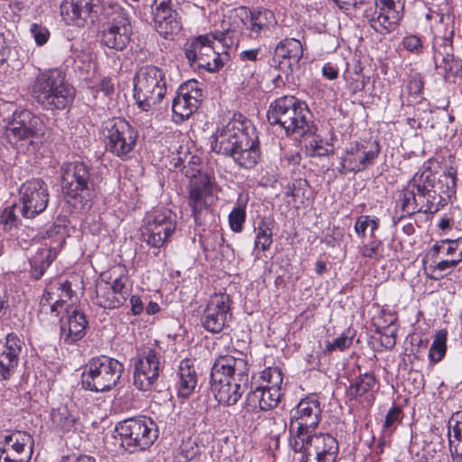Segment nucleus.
Instances as JSON below:
<instances>
[{
  "label": "nucleus",
  "instance_id": "1",
  "mask_svg": "<svg viewBox=\"0 0 462 462\" xmlns=\"http://www.w3.org/2000/svg\"><path fill=\"white\" fill-rule=\"evenodd\" d=\"M321 408L317 397L302 399L291 411L289 445L302 454L301 462H336L337 440L330 434L312 431L320 421Z\"/></svg>",
  "mask_w": 462,
  "mask_h": 462
},
{
  "label": "nucleus",
  "instance_id": "28",
  "mask_svg": "<svg viewBox=\"0 0 462 462\" xmlns=\"http://www.w3.org/2000/svg\"><path fill=\"white\" fill-rule=\"evenodd\" d=\"M23 342L14 333H9L0 352V381L9 380L16 371Z\"/></svg>",
  "mask_w": 462,
  "mask_h": 462
},
{
  "label": "nucleus",
  "instance_id": "55",
  "mask_svg": "<svg viewBox=\"0 0 462 462\" xmlns=\"http://www.w3.org/2000/svg\"><path fill=\"white\" fill-rule=\"evenodd\" d=\"M369 228L367 216H360L357 217L355 224V231L357 236L364 238L366 235V230Z\"/></svg>",
  "mask_w": 462,
  "mask_h": 462
},
{
  "label": "nucleus",
  "instance_id": "9",
  "mask_svg": "<svg viewBox=\"0 0 462 462\" xmlns=\"http://www.w3.org/2000/svg\"><path fill=\"white\" fill-rule=\"evenodd\" d=\"M125 366L118 360L99 356L91 358L81 374L83 388L92 392H105L116 385Z\"/></svg>",
  "mask_w": 462,
  "mask_h": 462
},
{
  "label": "nucleus",
  "instance_id": "63",
  "mask_svg": "<svg viewBox=\"0 0 462 462\" xmlns=\"http://www.w3.org/2000/svg\"><path fill=\"white\" fill-rule=\"evenodd\" d=\"M204 36H210L209 37V42L214 45L215 41H218L219 42L223 44H226V32L222 31H216L214 32H210L208 34H205Z\"/></svg>",
  "mask_w": 462,
  "mask_h": 462
},
{
  "label": "nucleus",
  "instance_id": "42",
  "mask_svg": "<svg viewBox=\"0 0 462 462\" xmlns=\"http://www.w3.org/2000/svg\"><path fill=\"white\" fill-rule=\"evenodd\" d=\"M199 452V447L193 439L189 438L182 440L179 447L175 458L178 462H189L193 459Z\"/></svg>",
  "mask_w": 462,
  "mask_h": 462
},
{
  "label": "nucleus",
  "instance_id": "49",
  "mask_svg": "<svg viewBox=\"0 0 462 462\" xmlns=\"http://www.w3.org/2000/svg\"><path fill=\"white\" fill-rule=\"evenodd\" d=\"M402 420V410L398 406H393L385 416L384 430L392 432L395 424Z\"/></svg>",
  "mask_w": 462,
  "mask_h": 462
},
{
  "label": "nucleus",
  "instance_id": "13",
  "mask_svg": "<svg viewBox=\"0 0 462 462\" xmlns=\"http://www.w3.org/2000/svg\"><path fill=\"white\" fill-rule=\"evenodd\" d=\"M134 384L140 391H149L159 377L161 355L152 346L137 348L134 358Z\"/></svg>",
  "mask_w": 462,
  "mask_h": 462
},
{
  "label": "nucleus",
  "instance_id": "48",
  "mask_svg": "<svg viewBox=\"0 0 462 462\" xmlns=\"http://www.w3.org/2000/svg\"><path fill=\"white\" fill-rule=\"evenodd\" d=\"M402 44L404 50L416 55L421 54L424 50L421 38L415 34L406 35L402 39Z\"/></svg>",
  "mask_w": 462,
  "mask_h": 462
},
{
  "label": "nucleus",
  "instance_id": "26",
  "mask_svg": "<svg viewBox=\"0 0 462 462\" xmlns=\"http://www.w3.org/2000/svg\"><path fill=\"white\" fill-rule=\"evenodd\" d=\"M303 56L301 42L294 38H286L278 42L274 49L273 65L287 76L291 74Z\"/></svg>",
  "mask_w": 462,
  "mask_h": 462
},
{
  "label": "nucleus",
  "instance_id": "62",
  "mask_svg": "<svg viewBox=\"0 0 462 462\" xmlns=\"http://www.w3.org/2000/svg\"><path fill=\"white\" fill-rule=\"evenodd\" d=\"M99 89L106 96L112 94L115 90V85L110 78L103 79L99 83Z\"/></svg>",
  "mask_w": 462,
  "mask_h": 462
},
{
  "label": "nucleus",
  "instance_id": "2",
  "mask_svg": "<svg viewBox=\"0 0 462 462\" xmlns=\"http://www.w3.org/2000/svg\"><path fill=\"white\" fill-rule=\"evenodd\" d=\"M238 356H218L210 373V391L218 403L232 406L249 387V365L242 353Z\"/></svg>",
  "mask_w": 462,
  "mask_h": 462
},
{
  "label": "nucleus",
  "instance_id": "31",
  "mask_svg": "<svg viewBox=\"0 0 462 462\" xmlns=\"http://www.w3.org/2000/svg\"><path fill=\"white\" fill-rule=\"evenodd\" d=\"M210 180L208 175H199L197 180H192L189 189V202L195 222L198 223L199 215L206 208L204 199L210 193Z\"/></svg>",
  "mask_w": 462,
  "mask_h": 462
},
{
  "label": "nucleus",
  "instance_id": "17",
  "mask_svg": "<svg viewBox=\"0 0 462 462\" xmlns=\"http://www.w3.org/2000/svg\"><path fill=\"white\" fill-rule=\"evenodd\" d=\"M175 229V216L171 210H155L146 217L142 236L149 245L160 248L169 240Z\"/></svg>",
  "mask_w": 462,
  "mask_h": 462
},
{
  "label": "nucleus",
  "instance_id": "47",
  "mask_svg": "<svg viewBox=\"0 0 462 462\" xmlns=\"http://www.w3.org/2000/svg\"><path fill=\"white\" fill-rule=\"evenodd\" d=\"M453 239H444L436 243L430 250L433 258H438L439 254L446 256L457 255V252L456 246L452 245Z\"/></svg>",
  "mask_w": 462,
  "mask_h": 462
},
{
  "label": "nucleus",
  "instance_id": "60",
  "mask_svg": "<svg viewBox=\"0 0 462 462\" xmlns=\"http://www.w3.org/2000/svg\"><path fill=\"white\" fill-rule=\"evenodd\" d=\"M322 75L328 79L333 80L338 77V70L334 65L328 62L322 68Z\"/></svg>",
  "mask_w": 462,
  "mask_h": 462
},
{
  "label": "nucleus",
  "instance_id": "22",
  "mask_svg": "<svg viewBox=\"0 0 462 462\" xmlns=\"http://www.w3.org/2000/svg\"><path fill=\"white\" fill-rule=\"evenodd\" d=\"M177 0H153L152 14L156 31L167 38L181 29L180 17L176 10Z\"/></svg>",
  "mask_w": 462,
  "mask_h": 462
},
{
  "label": "nucleus",
  "instance_id": "40",
  "mask_svg": "<svg viewBox=\"0 0 462 462\" xmlns=\"http://www.w3.org/2000/svg\"><path fill=\"white\" fill-rule=\"evenodd\" d=\"M355 333L347 330L346 332L340 335V337L334 339L332 342L327 341L325 343L324 352L326 354H331L335 350L344 351L349 348L353 344Z\"/></svg>",
  "mask_w": 462,
  "mask_h": 462
},
{
  "label": "nucleus",
  "instance_id": "39",
  "mask_svg": "<svg viewBox=\"0 0 462 462\" xmlns=\"http://www.w3.org/2000/svg\"><path fill=\"white\" fill-rule=\"evenodd\" d=\"M209 37L210 36H202V38L205 39V41H201V46L202 51L200 52V59L199 60V67H208V69H213L210 66V62L207 58H213V60L215 62L214 69H217L220 67V64L218 63L219 56L216 52V47L215 45L211 44L209 42Z\"/></svg>",
  "mask_w": 462,
  "mask_h": 462
},
{
  "label": "nucleus",
  "instance_id": "61",
  "mask_svg": "<svg viewBox=\"0 0 462 462\" xmlns=\"http://www.w3.org/2000/svg\"><path fill=\"white\" fill-rule=\"evenodd\" d=\"M260 52V48L251 49V50H245L241 51L240 53V59L243 61H255L258 59V55Z\"/></svg>",
  "mask_w": 462,
  "mask_h": 462
},
{
  "label": "nucleus",
  "instance_id": "3",
  "mask_svg": "<svg viewBox=\"0 0 462 462\" xmlns=\"http://www.w3.org/2000/svg\"><path fill=\"white\" fill-rule=\"evenodd\" d=\"M435 188V177L430 171L416 173L408 184L400 192L397 207L402 213L408 216L423 212L434 214L447 204L449 198L437 193Z\"/></svg>",
  "mask_w": 462,
  "mask_h": 462
},
{
  "label": "nucleus",
  "instance_id": "18",
  "mask_svg": "<svg viewBox=\"0 0 462 462\" xmlns=\"http://www.w3.org/2000/svg\"><path fill=\"white\" fill-rule=\"evenodd\" d=\"M201 83L193 79L181 84L172 100V119L181 124L198 110L202 100Z\"/></svg>",
  "mask_w": 462,
  "mask_h": 462
},
{
  "label": "nucleus",
  "instance_id": "64",
  "mask_svg": "<svg viewBox=\"0 0 462 462\" xmlns=\"http://www.w3.org/2000/svg\"><path fill=\"white\" fill-rule=\"evenodd\" d=\"M58 290L60 291V298H71L73 291L71 288V283L69 281H65L64 282L60 283Z\"/></svg>",
  "mask_w": 462,
  "mask_h": 462
},
{
  "label": "nucleus",
  "instance_id": "20",
  "mask_svg": "<svg viewBox=\"0 0 462 462\" xmlns=\"http://www.w3.org/2000/svg\"><path fill=\"white\" fill-rule=\"evenodd\" d=\"M62 20L68 25L84 27L94 23L100 10L99 0H63L60 5Z\"/></svg>",
  "mask_w": 462,
  "mask_h": 462
},
{
  "label": "nucleus",
  "instance_id": "37",
  "mask_svg": "<svg viewBox=\"0 0 462 462\" xmlns=\"http://www.w3.org/2000/svg\"><path fill=\"white\" fill-rule=\"evenodd\" d=\"M17 205L6 207L0 213V228L7 233H13L17 230L21 225V220L17 217L15 210Z\"/></svg>",
  "mask_w": 462,
  "mask_h": 462
},
{
  "label": "nucleus",
  "instance_id": "12",
  "mask_svg": "<svg viewBox=\"0 0 462 462\" xmlns=\"http://www.w3.org/2000/svg\"><path fill=\"white\" fill-rule=\"evenodd\" d=\"M404 6L405 0H375L374 5L365 10V17L374 32L387 35L399 28Z\"/></svg>",
  "mask_w": 462,
  "mask_h": 462
},
{
  "label": "nucleus",
  "instance_id": "46",
  "mask_svg": "<svg viewBox=\"0 0 462 462\" xmlns=\"http://www.w3.org/2000/svg\"><path fill=\"white\" fill-rule=\"evenodd\" d=\"M245 205L239 204L235 208L228 216V222L232 231L239 233L243 230V226L245 221Z\"/></svg>",
  "mask_w": 462,
  "mask_h": 462
},
{
  "label": "nucleus",
  "instance_id": "16",
  "mask_svg": "<svg viewBox=\"0 0 462 462\" xmlns=\"http://www.w3.org/2000/svg\"><path fill=\"white\" fill-rule=\"evenodd\" d=\"M33 439L26 431L5 430L0 434V462H29Z\"/></svg>",
  "mask_w": 462,
  "mask_h": 462
},
{
  "label": "nucleus",
  "instance_id": "45",
  "mask_svg": "<svg viewBox=\"0 0 462 462\" xmlns=\"http://www.w3.org/2000/svg\"><path fill=\"white\" fill-rule=\"evenodd\" d=\"M203 40L205 41V39L199 35L190 42H186L184 46L185 56L191 64L197 63L199 65L200 52L202 51L201 41Z\"/></svg>",
  "mask_w": 462,
  "mask_h": 462
},
{
  "label": "nucleus",
  "instance_id": "24",
  "mask_svg": "<svg viewBox=\"0 0 462 462\" xmlns=\"http://www.w3.org/2000/svg\"><path fill=\"white\" fill-rule=\"evenodd\" d=\"M131 35L132 25L128 17L118 13L104 25L101 42L110 49L123 51L129 43Z\"/></svg>",
  "mask_w": 462,
  "mask_h": 462
},
{
  "label": "nucleus",
  "instance_id": "54",
  "mask_svg": "<svg viewBox=\"0 0 462 462\" xmlns=\"http://www.w3.org/2000/svg\"><path fill=\"white\" fill-rule=\"evenodd\" d=\"M460 261L457 258H453L450 260H441L438 263H436L434 265H430V268L432 270V272H446L448 270H453Z\"/></svg>",
  "mask_w": 462,
  "mask_h": 462
},
{
  "label": "nucleus",
  "instance_id": "4",
  "mask_svg": "<svg viewBox=\"0 0 462 462\" xmlns=\"http://www.w3.org/2000/svg\"><path fill=\"white\" fill-rule=\"evenodd\" d=\"M310 115L307 105L293 96L277 98L267 111L269 124L279 125L287 135L304 136L310 132Z\"/></svg>",
  "mask_w": 462,
  "mask_h": 462
},
{
  "label": "nucleus",
  "instance_id": "32",
  "mask_svg": "<svg viewBox=\"0 0 462 462\" xmlns=\"http://www.w3.org/2000/svg\"><path fill=\"white\" fill-rule=\"evenodd\" d=\"M448 439L452 462H462V413L453 415L448 420Z\"/></svg>",
  "mask_w": 462,
  "mask_h": 462
},
{
  "label": "nucleus",
  "instance_id": "19",
  "mask_svg": "<svg viewBox=\"0 0 462 462\" xmlns=\"http://www.w3.org/2000/svg\"><path fill=\"white\" fill-rule=\"evenodd\" d=\"M381 151L377 141L369 143H354L341 157V173L348 171L359 172L374 163Z\"/></svg>",
  "mask_w": 462,
  "mask_h": 462
},
{
  "label": "nucleus",
  "instance_id": "21",
  "mask_svg": "<svg viewBox=\"0 0 462 462\" xmlns=\"http://www.w3.org/2000/svg\"><path fill=\"white\" fill-rule=\"evenodd\" d=\"M230 299L227 294H214L210 297L201 316V325L208 332L220 333L231 318Z\"/></svg>",
  "mask_w": 462,
  "mask_h": 462
},
{
  "label": "nucleus",
  "instance_id": "30",
  "mask_svg": "<svg viewBox=\"0 0 462 462\" xmlns=\"http://www.w3.org/2000/svg\"><path fill=\"white\" fill-rule=\"evenodd\" d=\"M259 141L255 129H249V135L230 157L235 162L245 169H252L260 159Z\"/></svg>",
  "mask_w": 462,
  "mask_h": 462
},
{
  "label": "nucleus",
  "instance_id": "53",
  "mask_svg": "<svg viewBox=\"0 0 462 462\" xmlns=\"http://www.w3.org/2000/svg\"><path fill=\"white\" fill-rule=\"evenodd\" d=\"M106 286L117 296L120 294L123 298H125V301H126L128 290L121 277L115 279L112 283H106Z\"/></svg>",
  "mask_w": 462,
  "mask_h": 462
},
{
  "label": "nucleus",
  "instance_id": "56",
  "mask_svg": "<svg viewBox=\"0 0 462 462\" xmlns=\"http://www.w3.org/2000/svg\"><path fill=\"white\" fill-rule=\"evenodd\" d=\"M49 267V263H42L38 259H34L32 263V275L34 279L39 280L44 274L46 269Z\"/></svg>",
  "mask_w": 462,
  "mask_h": 462
},
{
  "label": "nucleus",
  "instance_id": "38",
  "mask_svg": "<svg viewBox=\"0 0 462 462\" xmlns=\"http://www.w3.org/2000/svg\"><path fill=\"white\" fill-rule=\"evenodd\" d=\"M51 418L53 423L63 431H70L76 422L75 416L66 406L54 410L51 413Z\"/></svg>",
  "mask_w": 462,
  "mask_h": 462
},
{
  "label": "nucleus",
  "instance_id": "29",
  "mask_svg": "<svg viewBox=\"0 0 462 462\" xmlns=\"http://www.w3.org/2000/svg\"><path fill=\"white\" fill-rule=\"evenodd\" d=\"M280 398L279 391L258 386L247 393L245 408L252 412L269 411L278 405Z\"/></svg>",
  "mask_w": 462,
  "mask_h": 462
},
{
  "label": "nucleus",
  "instance_id": "44",
  "mask_svg": "<svg viewBox=\"0 0 462 462\" xmlns=\"http://www.w3.org/2000/svg\"><path fill=\"white\" fill-rule=\"evenodd\" d=\"M262 378L266 382V385L263 387L269 390H277L280 392L281 385L282 383V374L279 368L269 367L263 371Z\"/></svg>",
  "mask_w": 462,
  "mask_h": 462
},
{
  "label": "nucleus",
  "instance_id": "15",
  "mask_svg": "<svg viewBox=\"0 0 462 462\" xmlns=\"http://www.w3.org/2000/svg\"><path fill=\"white\" fill-rule=\"evenodd\" d=\"M249 129H254L249 121L233 120L223 128L217 129L211 137L213 152L231 156L249 135Z\"/></svg>",
  "mask_w": 462,
  "mask_h": 462
},
{
  "label": "nucleus",
  "instance_id": "10",
  "mask_svg": "<svg viewBox=\"0 0 462 462\" xmlns=\"http://www.w3.org/2000/svg\"><path fill=\"white\" fill-rule=\"evenodd\" d=\"M116 430L120 436L121 446L129 453L148 449L159 437L156 423L144 416L120 421Z\"/></svg>",
  "mask_w": 462,
  "mask_h": 462
},
{
  "label": "nucleus",
  "instance_id": "35",
  "mask_svg": "<svg viewBox=\"0 0 462 462\" xmlns=\"http://www.w3.org/2000/svg\"><path fill=\"white\" fill-rule=\"evenodd\" d=\"M273 220L270 217H262L255 227L256 236L254 248H260L263 252L270 249L273 244Z\"/></svg>",
  "mask_w": 462,
  "mask_h": 462
},
{
  "label": "nucleus",
  "instance_id": "33",
  "mask_svg": "<svg viewBox=\"0 0 462 462\" xmlns=\"http://www.w3.org/2000/svg\"><path fill=\"white\" fill-rule=\"evenodd\" d=\"M197 383V374L192 362L189 359H183L179 365L178 395L189 397L195 390Z\"/></svg>",
  "mask_w": 462,
  "mask_h": 462
},
{
  "label": "nucleus",
  "instance_id": "51",
  "mask_svg": "<svg viewBox=\"0 0 462 462\" xmlns=\"http://www.w3.org/2000/svg\"><path fill=\"white\" fill-rule=\"evenodd\" d=\"M308 149L310 151L312 156H326L328 155L329 150L323 141L319 136L313 137L308 144Z\"/></svg>",
  "mask_w": 462,
  "mask_h": 462
},
{
  "label": "nucleus",
  "instance_id": "36",
  "mask_svg": "<svg viewBox=\"0 0 462 462\" xmlns=\"http://www.w3.org/2000/svg\"><path fill=\"white\" fill-rule=\"evenodd\" d=\"M125 298L120 294L117 296L106 286L100 288L97 294L96 304L103 309L113 310L125 303Z\"/></svg>",
  "mask_w": 462,
  "mask_h": 462
},
{
  "label": "nucleus",
  "instance_id": "6",
  "mask_svg": "<svg viewBox=\"0 0 462 462\" xmlns=\"http://www.w3.org/2000/svg\"><path fill=\"white\" fill-rule=\"evenodd\" d=\"M61 188L64 196L75 207L80 209L89 208L91 204L94 180L90 167L84 162H70L63 164Z\"/></svg>",
  "mask_w": 462,
  "mask_h": 462
},
{
  "label": "nucleus",
  "instance_id": "57",
  "mask_svg": "<svg viewBox=\"0 0 462 462\" xmlns=\"http://www.w3.org/2000/svg\"><path fill=\"white\" fill-rule=\"evenodd\" d=\"M10 47L4 36L3 33H0V67L4 65L9 55H10Z\"/></svg>",
  "mask_w": 462,
  "mask_h": 462
},
{
  "label": "nucleus",
  "instance_id": "43",
  "mask_svg": "<svg viewBox=\"0 0 462 462\" xmlns=\"http://www.w3.org/2000/svg\"><path fill=\"white\" fill-rule=\"evenodd\" d=\"M447 350L446 346V335L444 333H438L430 348L429 358L431 362H439L445 356Z\"/></svg>",
  "mask_w": 462,
  "mask_h": 462
},
{
  "label": "nucleus",
  "instance_id": "23",
  "mask_svg": "<svg viewBox=\"0 0 462 462\" xmlns=\"http://www.w3.org/2000/svg\"><path fill=\"white\" fill-rule=\"evenodd\" d=\"M88 320L86 314L76 305L66 308V315L60 319V339L72 345L84 337Z\"/></svg>",
  "mask_w": 462,
  "mask_h": 462
},
{
  "label": "nucleus",
  "instance_id": "7",
  "mask_svg": "<svg viewBox=\"0 0 462 462\" xmlns=\"http://www.w3.org/2000/svg\"><path fill=\"white\" fill-rule=\"evenodd\" d=\"M167 92L165 74L155 66H144L135 73L134 97L140 109L148 112L157 108Z\"/></svg>",
  "mask_w": 462,
  "mask_h": 462
},
{
  "label": "nucleus",
  "instance_id": "52",
  "mask_svg": "<svg viewBox=\"0 0 462 462\" xmlns=\"http://www.w3.org/2000/svg\"><path fill=\"white\" fill-rule=\"evenodd\" d=\"M30 32L35 42L39 46L45 44L50 36L48 29L38 23H32L31 25Z\"/></svg>",
  "mask_w": 462,
  "mask_h": 462
},
{
  "label": "nucleus",
  "instance_id": "41",
  "mask_svg": "<svg viewBox=\"0 0 462 462\" xmlns=\"http://www.w3.org/2000/svg\"><path fill=\"white\" fill-rule=\"evenodd\" d=\"M358 253L365 258L379 260L383 257V242L376 237H371V241L359 247Z\"/></svg>",
  "mask_w": 462,
  "mask_h": 462
},
{
  "label": "nucleus",
  "instance_id": "59",
  "mask_svg": "<svg viewBox=\"0 0 462 462\" xmlns=\"http://www.w3.org/2000/svg\"><path fill=\"white\" fill-rule=\"evenodd\" d=\"M131 312L133 315H139L143 310V303L141 298L137 295H133L130 298Z\"/></svg>",
  "mask_w": 462,
  "mask_h": 462
},
{
  "label": "nucleus",
  "instance_id": "50",
  "mask_svg": "<svg viewBox=\"0 0 462 462\" xmlns=\"http://www.w3.org/2000/svg\"><path fill=\"white\" fill-rule=\"evenodd\" d=\"M424 88V79L421 74L415 73L412 75L407 84L409 94L418 97Z\"/></svg>",
  "mask_w": 462,
  "mask_h": 462
},
{
  "label": "nucleus",
  "instance_id": "25",
  "mask_svg": "<svg viewBox=\"0 0 462 462\" xmlns=\"http://www.w3.org/2000/svg\"><path fill=\"white\" fill-rule=\"evenodd\" d=\"M245 16L242 23L252 39L269 37L276 28L274 14L264 8H245Z\"/></svg>",
  "mask_w": 462,
  "mask_h": 462
},
{
  "label": "nucleus",
  "instance_id": "8",
  "mask_svg": "<svg viewBox=\"0 0 462 462\" xmlns=\"http://www.w3.org/2000/svg\"><path fill=\"white\" fill-rule=\"evenodd\" d=\"M44 134L42 120L29 110L14 115L12 122L5 127V137L17 149L35 152Z\"/></svg>",
  "mask_w": 462,
  "mask_h": 462
},
{
  "label": "nucleus",
  "instance_id": "14",
  "mask_svg": "<svg viewBox=\"0 0 462 462\" xmlns=\"http://www.w3.org/2000/svg\"><path fill=\"white\" fill-rule=\"evenodd\" d=\"M20 212L24 218L32 219L45 211L50 193L48 185L42 179H32L19 189Z\"/></svg>",
  "mask_w": 462,
  "mask_h": 462
},
{
  "label": "nucleus",
  "instance_id": "27",
  "mask_svg": "<svg viewBox=\"0 0 462 462\" xmlns=\"http://www.w3.org/2000/svg\"><path fill=\"white\" fill-rule=\"evenodd\" d=\"M453 36L452 30L447 31L443 35H435L432 41L435 65L443 68L445 73L453 72L459 63V59L454 55Z\"/></svg>",
  "mask_w": 462,
  "mask_h": 462
},
{
  "label": "nucleus",
  "instance_id": "34",
  "mask_svg": "<svg viewBox=\"0 0 462 462\" xmlns=\"http://www.w3.org/2000/svg\"><path fill=\"white\" fill-rule=\"evenodd\" d=\"M376 384V378L373 373H365L355 378L346 390L351 399H357L369 393Z\"/></svg>",
  "mask_w": 462,
  "mask_h": 462
},
{
  "label": "nucleus",
  "instance_id": "11",
  "mask_svg": "<svg viewBox=\"0 0 462 462\" xmlns=\"http://www.w3.org/2000/svg\"><path fill=\"white\" fill-rule=\"evenodd\" d=\"M102 134L107 152L121 160L132 157L138 133L125 119L122 117L107 119L102 125Z\"/></svg>",
  "mask_w": 462,
  "mask_h": 462
},
{
  "label": "nucleus",
  "instance_id": "58",
  "mask_svg": "<svg viewBox=\"0 0 462 462\" xmlns=\"http://www.w3.org/2000/svg\"><path fill=\"white\" fill-rule=\"evenodd\" d=\"M60 462H96V459L88 455L71 454L62 457Z\"/></svg>",
  "mask_w": 462,
  "mask_h": 462
},
{
  "label": "nucleus",
  "instance_id": "5",
  "mask_svg": "<svg viewBox=\"0 0 462 462\" xmlns=\"http://www.w3.org/2000/svg\"><path fill=\"white\" fill-rule=\"evenodd\" d=\"M30 91L42 108L51 111L65 109L74 98L72 88L66 84L62 73L56 69L40 73Z\"/></svg>",
  "mask_w": 462,
  "mask_h": 462
}]
</instances>
